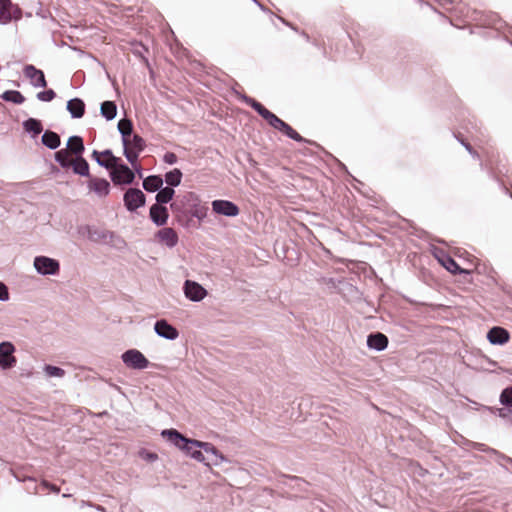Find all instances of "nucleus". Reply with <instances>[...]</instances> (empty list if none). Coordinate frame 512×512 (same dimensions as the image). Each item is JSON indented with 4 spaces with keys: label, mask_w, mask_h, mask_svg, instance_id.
<instances>
[{
    "label": "nucleus",
    "mask_w": 512,
    "mask_h": 512,
    "mask_svg": "<svg viewBox=\"0 0 512 512\" xmlns=\"http://www.w3.org/2000/svg\"><path fill=\"white\" fill-rule=\"evenodd\" d=\"M148 48L138 41H130V53H132L136 58H138L143 64L149 67L148 59L146 54L148 53Z\"/></svg>",
    "instance_id": "obj_17"
},
{
    "label": "nucleus",
    "mask_w": 512,
    "mask_h": 512,
    "mask_svg": "<svg viewBox=\"0 0 512 512\" xmlns=\"http://www.w3.org/2000/svg\"><path fill=\"white\" fill-rule=\"evenodd\" d=\"M67 109L74 118H81L85 113V104L79 98H74L68 101Z\"/></svg>",
    "instance_id": "obj_19"
},
{
    "label": "nucleus",
    "mask_w": 512,
    "mask_h": 512,
    "mask_svg": "<svg viewBox=\"0 0 512 512\" xmlns=\"http://www.w3.org/2000/svg\"><path fill=\"white\" fill-rule=\"evenodd\" d=\"M139 455L143 460L147 462H154L158 459V455L156 453L147 450H141Z\"/></svg>",
    "instance_id": "obj_41"
},
{
    "label": "nucleus",
    "mask_w": 512,
    "mask_h": 512,
    "mask_svg": "<svg viewBox=\"0 0 512 512\" xmlns=\"http://www.w3.org/2000/svg\"><path fill=\"white\" fill-rule=\"evenodd\" d=\"M144 204L145 194L137 188H130V211H133Z\"/></svg>",
    "instance_id": "obj_21"
},
{
    "label": "nucleus",
    "mask_w": 512,
    "mask_h": 512,
    "mask_svg": "<svg viewBox=\"0 0 512 512\" xmlns=\"http://www.w3.org/2000/svg\"><path fill=\"white\" fill-rule=\"evenodd\" d=\"M60 137L57 133L53 132V131H50V130H47L43 135H42V143L50 148V149H56L59 147L60 145Z\"/></svg>",
    "instance_id": "obj_24"
},
{
    "label": "nucleus",
    "mask_w": 512,
    "mask_h": 512,
    "mask_svg": "<svg viewBox=\"0 0 512 512\" xmlns=\"http://www.w3.org/2000/svg\"><path fill=\"white\" fill-rule=\"evenodd\" d=\"M175 191L171 187H161L156 194V204L164 205L172 200Z\"/></svg>",
    "instance_id": "obj_26"
},
{
    "label": "nucleus",
    "mask_w": 512,
    "mask_h": 512,
    "mask_svg": "<svg viewBox=\"0 0 512 512\" xmlns=\"http://www.w3.org/2000/svg\"><path fill=\"white\" fill-rule=\"evenodd\" d=\"M34 267L40 274L43 275L57 274L60 268L58 261L46 256L36 257L34 260Z\"/></svg>",
    "instance_id": "obj_5"
},
{
    "label": "nucleus",
    "mask_w": 512,
    "mask_h": 512,
    "mask_svg": "<svg viewBox=\"0 0 512 512\" xmlns=\"http://www.w3.org/2000/svg\"><path fill=\"white\" fill-rule=\"evenodd\" d=\"M460 142L473 157H478V153L472 148V146L469 143L463 140H460Z\"/></svg>",
    "instance_id": "obj_46"
},
{
    "label": "nucleus",
    "mask_w": 512,
    "mask_h": 512,
    "mask_svg": "<svg viewBox=\"0 0 512 512\" xmlns=\"http://www.w3.org/2000/svg\"><path fill=\"white\" fill-rule=\"evenodd\" d=\"M128 359H129V356H128V351L124 352L122 354V360L125 364H128Z\"/></svg>",
    "instance_id": "obj_49"
},
{
    "label": "nucleus",
    "mask_w": 512,
    "mask_h": 512,
    "mask_svg": "<svg viewBox=\"0 0 512 512\" xmlns=\"http://www.w3.org/2000/svg\"><path fill=\"white\" fill-rule=\"evenodd\" d=\"M212 211L226 217H236L240 213L239 207L229 200L217 199L211 203Z\"/></svg>",
    "instance_id": "obj_3"
},
{
    "label": "nucleus",
    "mask_w": 512,
    "mask_h": 512,
    "mask_svg": "<svg viewBox=\"0 0 512 512\" xmlns=\"http://www.w3.org/2000/svg\"><path fill=\"white\" fill-rule=\"evenodd\" d=\"M473 447L475 449H477L478 451H482V452H491L493 454H497V450L493 449V448H489L487 447L485 444L483 443H473Z\"/></svg>",
    "instance_id": "obj_43"
},
{
    "label": "nucleus",
    "mask_w": 512,
    "mask_h": 512,
    "mask_svg": "<svg viewBox=\"0 0 512 512\" xmlns=\"http://www.w3.org/2000/svg\"><path fill=\"white\" fill-rule=\"evenodd\" d=\"M171 444L183 450L188 456L198 462H205V455L201 449L202 441L186 438L183 434L175 429H165L161 432Z\"/></svg>",
    "instance_id": "obj_1"
},
{
    "label": "nucleus",
    "mask_w": 512,
    "mask_h": 512,
    "mask_svg": "<svg viewBox=\"0 0 512 512\" xmlns=\"http://www.w3.org/2000/svg\"><path fill=\"white\" fill-rule=\"evenodd\" d=\"M41 485L47 489H49L50 491L54 492V493H59L60 492V488L58 486H56L55 484H52L50 482H48L47 480H43L41 482Z\"/></svg>",
    "instance_id": "obj_44"
},
{
    "label": "nucleus",
    "mask_w": 512,
    "mask_h": 512,
    "mask_svg": "<svg viewBox=\"0 0 512 512\" xmlns=\"http://www.w3.org/2000/svg\"><path fill=\"white\" fill-rule=\"evenodd\" d=\"M303 36L306 38V40H307V41H309L310 37H309V35H308V34L303 33Z\"/></svg>",
    "instance_id": "obj_53"
},
{
    "label": "nucleus",
    "mask_w": 512,
    "mask_h": 512,
    "mask_svg": "<svg viewBox=\"0 0 512 512\" xmlns=\"http://www.w3.org/2000/svg\"><path fill=\"white\" fill-rule=\"evenodd\" d=\"M70 154L79 155L84 150L83 140L79 136H72L68 139L67 148Z\"/></svg>",
    "instance_id": "obj_25"
},
{
    "label": "nucleus",
    "mask_w": 512,
    "mask_h": 512,
    "mask_svg": "<svg viewBox=\"0 0 512 512\" xmlns=\"http://www.w3.org/2000/svg\"><path fill=\"white\" fill-rule=\"evenodd\" d=\"M264 119L268 122V124L271 127H273L274 129H276L278 131H280V129L282 128V126L285 123L282 119H280L278 116H276L271 111L267 114V116Z\"/></svg>",
    "instance_id": "obj_37"
},
{
    "label": "nucleus",
    "mask_w": 512,
    "mask_h": 512,
    "mask_svg": "<svg viewBox=\"0 0 512 512\" xmlns=\"http://www.w3.org/2000/svg\"><path fill=\"white\" fill-rule=\"evenodd\" d=\"M252 1L255 4H257L262 11H267V9L259 1H257V0H252Z\"/></svg>",
    "instance_id": "obj_51"
},
{
    "label": "nucleus",
    "mask_w": 512,
    "mask_h": 512,
    "mask_svg": "<svg viewBox=\"0 0 512 512\" xmlns=\"http://www.w3.org/2000/svg\"><path fill=\"white\" fill-rule=\"evenodd\" d=\"M280 132H282L283 134H285L287 137H289L290 139L296 141V142H307V140L305 138H303L297 131H295L289 124H287L286 122L284 123V125L282 126V128L280 129Z\"/></svg>",
    "instance_id": "obj_34"
},
{
    "label": "nucleus",
    "mask_w": 512,
    "mask_h": 512,
    "mask_svg": "<svg viewBox=\"0 0 512 512\" xmlns=\"http://www.w3.org/2000/svg\"><path fill=\"white\" fill-rule=\"evenodd\" d=\"M482 408L492 413L497 412L499 417L506 419L512 423V409H510V407L498 408L496 410L488 406H482Z\"/></svg>",
    "instance_id": "obj_35"
},
{
    "label": "nucleus",
    "mask_w": 512,
    "mask_h": 512,
    "mask_svg": "<svg viewBox=\"0 0 512 512\" xmlns=\"http://www.w3.org/2000/svg\"><path fill=\"white\" fill-rule=\"evenodd\" d=\"M133 126L130 122V136L132 135ZM130 142H132V147L138 151H142L145 147V141L139 136L134 134L133 137H130Z\"/></svg>",
    "instance_id": "obj_38"
},
{
    "label": "nucleus",
    "mask_w": 512,
    "mask_h": 512,
    "mask_svg": "<svg viewBox=\"0 0 512 512\" xmlns=\"http://www.w3.org/2000/svg\"><path fill=\"white\" fill-rule=\"evenodd\" d=\"M76 174L86 176L89 174V165L87 161L82 157L73 159L71 166Z\"/></svg>",
    "instance_id": "obj_29"
},
{
    "label": "nucleus",
    "mask_w": 512,
    "mask_h": 512,
    "mask_svg": "<svg viewBox=\"0 0 512 512\" xmlns=\"http://www.w3.org/2000/svg\"><path fill=\"white\" fill-rule=\"evenodd\" d=\"M55 97H56V94H55V92L52 89H49V90H46V91H43V92H39L37 94V98L40 101H43V102H50Z\"/></svg>",
    "instance_id": "obj_40"
},
{
    "label": "nucleus",
    "mask_w": 512,
    "mask_h": 512,
    "mask_svg": "<svg viewBox=\"0 0 512 512\" xmlns=\"http://www.w3.org/2000/svg\"><path fill=\"white\" fill-rule=\"evenodd\" d=\"M139 152L140 151L132 147V142H130V185L133 183L135 178L133 170H135L139 174V177L142 178L141 170L137 163Z\"/></svg>",
    "instance_id": "obj_22"
},
{
    "label": "nucleus",
    "mask_w": 512,
    "mask_h": 512,
    "mask_svg": "<svg viewBox=\"0 0 512 512\" xmlns=\"http://www.w3.org/2000/svg\"><path fill=\"white\" fill-rule=\"evenodd\" d=\"M149 214L151 221L157 226L165 225L169 217L168 209L156 203L150 207Z\"/></svg>",
    "instance_id": "obj_11"
},
{
    "label": "nucleus",
    "mask_w": 512,
    "mask_h": 512,
    "mask_svg": "<svg viewBox=\"0 0 512 512\" xmlns=\"http://www.w3.org/2000/svg\"><path fill=\"white\" fill-rule=\"evenodd\" d=\"M241 99L247 105H249L252 109H254L262 118H265L267 116V114L270 112L260 102L256 101L255 99H253L247 95H242Z\"/></svg>",
    "instance_id": "obj_27"
},
{
    "label": "nucleus",
    "mask_w": 512,
    "mask_h": 512,
    "mask_svg": "<svg viewBox=\"0 0 512 512\" xmlns=\"http://www.w3.org/2000/svg\"><path fill=\"white\" fill-rule=\"evenodd\" d=\"M367 346L376 351H383L388 346V338L381 332H374L367 337Z\"/></svg>",
    "instance_id": "obj_13"
},
{
    "label": "nucleus",
    "mask_w": 512,
    "mask_h": 512,
    "mask_svg": "<svg viewBox=\"0 0 512 512\" xmlns=\"http://www.w3.org/2000/svg\"><path fill=\"white\" fill-rule=\"evenodd\" d=\"M163 186V178L159 175H150L143 179V188L148 192H156Z\"/></svg>",
    "instance_id": "obj_20"
},
{
    "label": "nucleus",
    "mask_w": 512,
    "mask_h": 512,
    "mask_svg": "<svg viewBox=\"0 0 512 512\" xmlns=\"http://www.w3.org/2000/svg\"><path fill=\"white\" fill-rule=\"evenodd\" d=\"M499 401L505 407H512V386L502 390Z\"/></svg>",
    "instance_id": "obj_36"
},
{
    "label": "nucleus",
    "mask_w": 512,
    "mask_h": 512,
    "mask_svg": "<svg viewBox=\"0 0 512 512\" xmlns=\"http://www.w3.org/2000/svg\"><path fill=\"white\" fill-rule=\"evenodd\" d=\"M439 262L451 273L453 274H463L468 273L467 270L462 269L458 263L451 258L449 255L442 253L441 257H438Z\"/></svg>",
    "instance_id": "obj_18"
},
{
    "label": "nucleus",
    "mask_w": 512,
    "mask_h": 512,
    "mask_svg": "<svg viewBox=\"0 0 512 512\" xmlns=\"http://www.w3.org/2000/svg\"><path fill=\"white\" fill-rule=\"evenodd\" d=\"M150 362L142 352L137 349H130V368L143 370L149 367Z\"/></svg>",
    "instance_id": "obj_15"
},
{
    "label": "nucleus",
    "mask_w": 512,
    "mask_h": 512,
    "mask_svg": "<svg viewBox=\"0 0 512 512\" xmlns=\"http://www.w3.org/2000/svg\"><path fill=\"white\" fill-rule=\"evenodd\" d=\"M496 455L498 456V459H499V460H504V461H506V462H507V458H509L508 456H506V455H504V454H501V453H499L498 451H497V454H496Z\"/></svg>",
    "instance_id": "obj_50"
},
{
    "label": "nucleus",
    "mask_w": 512,
    "mask_h": 512,
    "mask_svg": "<svg viewBox=\"0 0 512 512\" xmlns=\"http://www.w3.org/2000/svg\"><path fill=\"white\" fill-rule=\"evenodd\" d=\"M101 114L107 119L112 120L116 116V105L112 101H105L101 105Z\"/></svg>",
    "instance_id": "obj_33"
},
{
    "label": "nucleus",
    "mask_w": 512,
    "mask_h": 512,
    "mask_svg": "<svg viewBox=\"0 0 512 512\" xmlns=\"http://www.w3.org/2000/svg\"><path fill=\"white\" fill-rule=\"evenodd\" d=\"M183 291L190 301L199 302L207 295V290L198 282L186 280L183 285Z\"/></svg>",
    "instance_id": "obj_4"
},
{
    "label": "nucleus",
    "mask_w": 512,
    "mask_h": 512,
    "mask_svg": "<svg viewBox=\"0 0 512 512\" xmlns=\"http://www.w3.org/2000/svg\"><path fill=\"white\" fill-rule=\"evenodd\" d=\"M123 202H124V205L128 208V190L125 191L123 194Z\"/></svg>",
    "instance_id": "obj_48"
},
{
    "label": "nucleus",
    "mask_w": 512,
    "mask_h": 512,
    "mask_svg": "<svg viewBox=\"0 0 512 512\" xmlns=\"http://www.w3.org/2000/svg\"><path fill=\"white\" fill-rule=\"evenodd\" d=\"M23 73L28 78L31 84L35 87H47V81L42 70L37 69L34 65H26L23 69Z\"/></svg>",
    "instance_id": "obj_9"
},
{
    "label": "nucleus",
    "mask_w": 512,
    "mask_h": 512,
    "mask_svg": "<svg viewBox=\"0 0 512 512\" xmlns=\"http://www.w3.org/2000/svg\"><path fill=\"white\" fill-rule=\"evenodd\" d=\"M94 159L110 170V176L114 184L128 183V167L121 163V159L114 156L110 150L103 152L94 151Z\"/></svg>",
    "instance_id": "obj_2"
},
{
    "label": "nucleus",
    "mask_w": 512,
    "mask_h": 512,
    "mask_svg": "<svg viewBox=\"0 0 512 512\" xmlns=\"http://www.w3.org/2000/svg\"><path fill=\"white\" fill-rule=\"evenodd\" d=\"M488 341L493 345H503L509 340V333L502 327L495 326L487 333Z\"/></svg>",
    "instance_id": "obj_12"
},
{
    "label": "nucleus",
    "mask_w": 512,
    "mask_h": 512,
    "mask_svg": "<svg viewBox=\"0 0 512 512\" xmlns=\"http://www.w3.org/2000/svg\"><path fill=\"white\" fill-rule=\"evenodd\" d=\"M9 299V293L7 287L0 282V300L5 301Z\"/></svg>",
    "instance_id": "obj_45"
},
{
    "label": "nucleus",
    "mask_w": 512,
    "mask_h": 512,
    "mask_svg": "<svg viewBox=\"0 0 512 512\" xmlns=\"http://www.w3.org/2000/svg\"><path fill=\"white\" fill-rule=\"evenodd\" d=\"M15 348L10 342L0 344V367L3 369L12 368L16 364V358L13 355Z\"/></svg>",
    "instance_id": "obj_8"
},
{
    "label": "nucleus",
    "mask_w": 512,
    "mask_h": 512,
    "mask_svg": "<svg viewBox=\"0 0 512 512\" xmlns=\"http://www.w3.org/2000/svg\"><path fill=\"white\" fill-rule=\"evenodd\" d=\"M1 98L5 101L12 102L15 104H22L25 101V97L19 91L16 90L5 91L1 95Z\"/></svg>",
    "instance_id": "obj_31"
},
{
    "label": "nucleus",
    "mask_w": 512,
    "mask_h": 512,
    "mask_svg": "<svg viewBox=\"0 0 512 512\" xmlns=\"http://www.w3.org/2000/svg\"><path fill=\"white\" fill-rule=\"evenodd\" d=\"M118 129L122 134L123 154L128 158V118L126 116L119 121Z\"/></svg>",
    "instance_id": "obj_28"
},
{
    "label": "nucleus",
    "mask_w": 512,
    "mask_h": 512,
    "mask_svg": "<svg viewBox=\"0 0 512 512\" xmlns=\"http://www.w3.org/2000/svg\"><path fill=\"white\" fill-rule=\"evenodd\" d=\"M491 24L497 30L502 28V21L501 20H498L497 22H492Z\"/></svg>",
    "instance_id": "obj_47"
},
{
    "label": "nucleus",
    "mask_w": 512,
    "mask_h": 512,
    "mask_svg": "<svg viewBox=\"0 0 512 512\" xmlns=\"http://www.w3.org/2000/svg\"><path fill=\"white\" fill-rule=\"evenodd\" d=\"M155 238L161 245L167 248H174L178 244V234L171 227H164L157 231Z\"/></svg>",
    "instance_id": "obj_6"
},
{
    "label": "nucleus",
    "mask_w": 512,
    "mask_h": 512,
    "mask_svg": "<svg viewBox=\"0 0 512 512\" xmlns=\"http://www.w3.org/2000/svg\"><path fill=\"white\" fill-rule=\"evenodd\" d=\"M178 160V157L175 153L173 152H166L163 156V161L166 163V164H169V165H173L177 162Z\"/></svg>",
    "instance_id": "obj_42"
},
{
    "label": "nucleus",
    "mask_w": 512,
    "mask_h": 512,
    "mask_svg": "<svg viewBox=\"0 0 512 512\" xmlns=\"http://www.w3.org/2000/svg\"><path fill=\"white\" fill-rule=\"evenodd\" d=\"M45 372L51 377H62L65 374L63 369L52 365H46Z\"/></svg>",
    "instance_id": "obj_39"
},
{
    "label": "nucleus",
    "mask_w": 512,
    "mask_h": 512,
    "mask_svg": "<svg viewBox=\"0 0 512 512\" xmlns=\"http://www.w3.org/2000/svg\"><path fill=\"white\" fill-rule=\"evenodd\" d=\"M507 462L511 464V468L509 469L512 472V458H507ZM508 470V468H506Z\"/></svg>",
    "instance_id": "obj_52"
},
{
    "label": "nucleus",
    "mask_w": 512,
    "mask_h": 512,
    "mask_svg": "<svg viewBox=\"0 0 512 512\" xmlns=\"http://www.w3.org/2000/svg\"><path fill=\"white\" fill-rule=\"evenodd\" d=\"M70 155L68 150L61 149L55 153V159L63 168H68L73 161Z\"/></svg>",
    "instance_id": "obj_32"
},
{
    "label": "nucleus",
    "mask_w": 512,
    "mask_h": 512,
    "mask_svg": "<svg viewBox=\"0 0 512 512\" xmlns=\"http://www.w3.org/2000/svg\"><path fill=\"white\" fill-rule=\"evenodd\" d=\"M23 127L26 132L33 133V136H37L43 131L42 123L35 118L24 121Z\"/></svg>",
    "instance_id": "obj_30"
},
{
    "label": "nucleus",
    "mask_w": 512,
    "mask_h": 512,
    "mask_svg": "<svg viewBox=\"0 0 512 512\" xmlns=\"http://www.w3.org/2000/svg\"><path fill=\"white\" fill-rule=\"evenodd\" d=\"M201 449L205 455L206 465H219L225 460L224 456L218 451V449L209 442H203Z\"/></svg>",
    "instance_id": "obj_10"
},
{
    "label": "nucleus",
    "mask_w": 512,
    "mask_h": 512,
    "mask_svg": "<svg viewBox=\"0 0 512 512\" xmlns=\"http://www.w3.org/2000/svg\"><path fill=\"white\" fill-rule=\"evenodd\" d=\"M18 11V8L13 5L11 0H0V23H9L12 18L14 11Z\"/></svg>",
    "instance_id": "obj_16"
},
{
    "label": "nucleus",
    "mask_w": 512,
    "mask_h": 512,
    "mask_svg": "<svg viewBox=\"0 0 512 512\" xmlns=\"http://www.w3.org/2000/svg\"><path fill=\"white\" fill-rule=\"evenodd\" d=\"M154 331L159 337L167 340H175L179 336L178 330L166 319L157 320L154 324Z\"/></svg>",
    "instance_id": "obj_7"
},
{
    "label": "nucleus",
    "mask_w": 512,
    "mask_h": 512,
    "mask_svg": "<svg viewBox=\"0 0 512 512\" xmlns=\"http://www.w3.org/2000/svg\"><path fill=\"white\" fill-rule=\"evenodd\" d=\"M110 184L107 180L97 177H91L88 181V188L98 196H106L109 193Z\"/></svg>",
    "instance_id": "obj_14"
},
{
    "label": "nucleus",
    "mask_w": 512,
    "mask_h": 512,
    "mask_svg": "<svg viewBox=\"0 0 512 512\" xmlns=\"http://www.w3.org/2000/svg\"><path fill=\"white\" fill-rule=\"evenodd\" d=\"M182 176H183V174H182L181 170L178 168H175L173 170L166 172L164 179L168 185L167 187L174 188V187L179 186L181 183V180H182Z\"/></svg>",
    "instance_id": "obj_23"
}]
</instances>
